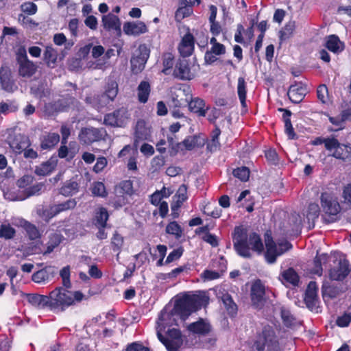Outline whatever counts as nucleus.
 <instances>
[{"label": "nucleus", "mask_w": 351, "mask_h": 351, "mask_svg": "<svg viewBox=\"0 0 351 351\" xmlns=\"http://www.w3.org/2000/svg\"><path fill=\"white\" fill-rule=\"evenodd\" d=\"M233 247L237 253L243 258L252 257L251 252L261 254L263 244L260 236L256 232H247L243 226L235 227L232 233Z\"/></svg>", "instance_id": "f257e3e1"}, {"label": "nucleus", "mask_w": 351, "mask_h": 351, "mask_svg": "<svg viewBox=\"0 0 351 351\" xmlns=\"http://www.w3.org/2000/svg\"><path fill=\"white\" fill-rule=\"evenodd\" d=\"M84 295L80 291H71L63 287H57L49 294V308L62 312L66 308L80 302Z\"/></svg>", "instance_id": "f03ea898"}, {"label": "nucleus", "mask_w": 351, "mask_h": 351, "mask_svg": "<svg viewBox=\"0 0 351 351\" xmlns=\"http://www.w3.org/2000/svg\"><path fill=\"white\" fill-rule=\"evenodd\" d=\"M257 351H281L278 337L274 328L271 326H264L254 342Z\"/></svg>", "instance_id": "7ed1b4c3"}, {"label": "nucleus", "mask_w": 351, "mask_h": 351, "mask_svg": "<svg viewBox=\"0 0 351 351\" xmlns=\"http://www.w3.org/2000/svg\"><path fill=\"white\" fill-rule=\"evenodd\" d=\"M201 306V298L197 295L185 294L178 298L173 308V313L186 319L192 313Z\"/></svg>", "instance_id": "20e7f679"}, {"label": "nucleus", "mask_w": 351, "mask_h": 351, "mask_svg": "<svg viewBox=\"0 0 351 351\" xmlns=\"http://www.w3.org/2000/svg\"><path fill=\"white\" fill-rule=\"evenodd\" d=\"M198 69V65L189 64L184 58H180L176 64L173 75L180 80H191L195 77Z\"/></svg>", "instance_id": "39448f33"}, {"label": "nucleus", "mask_w": 351, "mask_h": 351, "mask_svg": "<svg viewBox=\"0 0 351 351\" xmlns=\"http://www.w3.org/2000/svg\"><path fill=\"white\" fill-rule=\"evenodd\" d=\"M291 247V244L287 241L276 243L272 240H267L266 241L265 258L269 263L272 264L276 262L278 256L283 254Z\"/></svg>", "instance_id": "423d86ee"}, {"label": "nucleus", "mask_w": 351, "mask_h": 351, "mask_svg": "<svg viewBox=\"0 0 351 351\" xmlns=\"http://www.w3.org/2000/svg\"><path fill=\"white\" fill-rule=\"evenodd\" d=\"M149 57V49L145 45H140L130 60L132 71L134 74L141 73L144 69Z\"/></svg>", "instance_id": "0eeeda50"}, {"label": "nucleus", "mask_w": 351, "mask_h": 351, "mask_svg": "<svg viewBox=\"0 0 351 351\" xmlns=\"http://www.w3.org/2000/svg\"><path fill=\"white\" fill-rule=\"evenodd\" d=\"M16 60L19 65V72L21 76L31 77L35 73L36 66L28 59L26 50L24 48L18 50Z\"/></svg>", "instance_id": "6e6552de"}, {"label": "nucleus", "mask_w": 351, "mask_h": 351, "mask_svg": "<svg viewBox=\"0 0 351 351\" xmlns=\"http://www.w3.org/2000/svg\"><path fill=\"white\" fill-rule=\"evenodd\" d=\"M321 206L325 214L329 216L337 215L341 210L337 198L331 193L324 192L320 197Z\"/></svg>", "instance_id": "1a4fd4ad"}, {"label": "nucleus", "mask_w": 351, "mask_h": 351, "mask_svg": "<svg viewBox=\"0 0 351 351\" xmlns=\"http://www.w3.org/2000/svg\"><path fill=\"white\" fill-rule=\"evenodd\" d=\"M129 119L128 110L121 108L112 113L106 114L104 117V123L114 127L124 126Z\"/></svg>", "instance_id": "9d476101"}, {"label": "nucleus", "mask_w": 351, "mask_h": 351, "mask_svg": "<svg viewBox=\"0 0 351 351\" xmlns=\"http://www.w3.org/2000/svg\"><path fill=\"white\" fill-rule=\"evenodd\" d=\"M318 287L315 282L311 281L307 287L305 293L304 302L311 311L318 312L319 298L317 296Z\"/></svg>", "instance_id": "9b49d317"}, {"label": "nucleus", "mask_w": 351, "mask_h": 351, "mask_svg": "<svg viewBox=\"0 0 351 351\" xmlns=\"http://www.w3.org/2000/svg\"><path fill=\"white\" fill-rule=\"evenodd\" d=\"M76 205L77 202L75 199H69L62 203L53 204L49 209L44 211V216L49 220L62 212L73 209Z\"/></svg>", "instance_id": "f8f14e48"}, {"label": "nucleus", "mask_w": 351, "mask_h": 351, "mask_svg": "<svg viewBox=\"0 0 351 351\" xmlns=\"http://www.w3.org/2000/svg\"><path fill=\"white\" fill-rule=\"evenodd\" d=\"M104 131L95 128H86L81 130L79 139L84 144H90L103 138Z\"/></svg>", "instance_id": "ddd939ff"}, {"label": "nucleus", "mask_w": 351, "mask_h": 351, "mask_svg": "<svg viewBox=\"0 0 351 351\" xmlns=\"http://www.w3.org/2000/svg\"><path fill=\"white\" fill-rule=\"evenodd\" d=\"M325 148L329 152H332L331 156L337 159L345 160L346 146L341 144L335 137H328L326 138Z\"/></svg>", "instance_id": "4468645a"}, {"label": "nucleus", "mask_w": 351, "mask_h": 351, "mask_svg": "<svg viewBox=\"0 0 351 351\" xmlns=\"http://www.w3.org/2000/svg\"><path fill=\"white\" fill-rule=\"evenodd\" d=\"M195 38L189 31L182 38L178 45V51L182 58L189 57L193 53Z\"/></svg>", "instance_id": "2eb2a0df"}, {"label": "nucleus", "mask_w": 351, "mask_h": 351, "mask_svg": "<svg viewBox=\"0 0 351 351\" xmlns=\"http://www.w3.org/2000/svg\"><path fill=\"white\" fill-rule=\"evenodd\" d=\"M118 84L116 81L109 79L104 86V92L101 95L99 104L101 106L108 104L110 101H112L118 94Z\"/></svg>", "instance_id": "dca6fc26"}, {"label": "nucleus", "mask_w": 351, "mask_h": 351, "mask_svg": "<svg viewBox=\"0 0 351 351\" xmlns=\"http://www.w3.org/2000/svg\"><path fill=\"white\" fill-rule=\"evenodd\" d=\"M307 93V88L304 84L296 82L289 87L287 95L293 103L299 104L303 100Z\"/></svg>", "instance_id": "f3484780"}, {"label": "nucleus", "mask_w": 351, "mask_h": 351, "mask_svg": "<svg viewBox=\"0 0 351 351\" xmlns=\"http://www.w3.org/2000/svg\"><path fill=\"white\" fill-rule=\"evenodd\" d=\"M349 272L348 261L346 259H340L337 266L330 269V278L332 280H343L348 275Z\"/></svg>", "instance_id": "a211bd4d"}, {"label": "nucleus", "mask_w": 351, "mask_h": 351, "mask_svg": "<svg viewBox=\"0 0 351 351\" xmlns=\"http://www.w3.org/2000/svg\"><path fill=\"white\" fill-rule=\"evenodd\" d=\"M123 32L128 36H139L147 33L148 28L143 21L125 22L123 27Z\"/></svg>", "instance_id": "6ab92c4d"}, {"label": "nucleus", "mask_w": 351, "mask_h": 351, "mask_svg": "<svg viewBox=\"0 0 351 351\" xmlns=\"http://www.w3.org/2000/svg\"><path fill=\"white\" fill-rule=\"evenodd\" d=\"M189 110L199 117H205L209 110V106L206 105L204 99L199 97H191L188 101Z\"/></svg>", "instance_id": "aec40b11"}, {"label": "nucleus", "mask_w": 351, "mask_h": 351, "mask_svg": "<svg viewBox=\"0 0 351 351\" xmlns=\"http://www.w3.org/2000/svg\"><path fill=\"white\" fill-rule=\"evenodd\" d=\"M217 298L222 302L226 311L231 316L234 315L237 313V305L234 302L230 293L224 289L219 290L217 293Z\"/></svg>", "instance_id": "412c9836"}, {"label": "nucleus", "mask_w": 351, "mask_h": 351, "mask_svg": "<svg viewBox=\"0 0 351 351\" xmlns=\"http://www.w3.org/2000/svg\"><path fill=\"white\" fill-rule=\"evenodd\" d=\"M325 47L334 53H340L345 49V44L341 41L339 38L335 34L329 35L326 37Z\"/></svg>", "instance_id": "4be33fe9"}, {"label": "nucleus", "mask_w": 351, "mask_h": 351, "mask_svg": "<svg viewBox=\"0 0 351 351\" xmlns=\"http://www.w3.org/2000/svg\"><path fill=\"white\" fill-rule=\"evenodd\" d=\"M9 145L14 152L21 154L25 148L29 146L30 143L27 136L19 134L10 141Z\"/></svg>", "instance_id": "5701e85b"}, {"label": "nucleus", "mask_w": 351, "mask_h": 351, "mask_svg": "<svg viewBox=\"0 0 351 351\" xmlns=\"http://www.w3.org/2000/svg\"><path fill=\"white\" fill-rule=\"evenodd\" d=\"M188 330L199 335H206L210 332L211 326L206 320L199 319L198 321L190 324L188 326Z\"/></svg>", "instance_id": "b1692460"}, {"label": "nucleus", "mask_w": 351, "mask_h": 351, "mask_svg": "<svg viewBox=\"0 0 351 351\" xmlns=\"http://www.w3.org/2000/svg\"><path fill=\"white\" fill-rule=\"evenodd\" d=\"M101 22L104 28L108 31L121 30V21L119 18L112 13L104 15L102 16Z\"/></svg>", "instance_id": "393cba45"}, {"label": "nucleus", "mask_w": 351, "mask_h": 351, "mask_svg": "<svg viewBox=\"0 0 351 351\" xmlns=\"http://www.w3.org/2000/svg\"><path fill=\"white\" fill-rule=\"evenodd\" d=\"M265 290L261 285H254L251 290V298L252 304L256 308H261L265 302Z\"/></svg>", "instance_id": "a878e982"}, {"label": "nucleus", "mask_w": 351, "mask_h": 351, "mask_svg": "<svg viewBox=\"0 0 351 351\" xmlns=\"http://www.w3.org/2000/svg\"><path fill=\"white\" fill-rule=\"evenodd\" d=\"M27 300L32 306L38 308H49V295H40L37 293L27 294Z\"/></svg>", "instance_id": "bb28decb"}, {"label": "nucleus", "mask_w": 351, "mask_h": 351, "mask_svg": "<svg viewBox=\"0 0 351 351\" xmlns=\"http://www.w3.org/2000/svg\"><path fill=\"white\" fill-rule=\"evenodd\" d=\"M157 337L168 351H178L183 343L182 340L173 339L163 337L160 330H157Z\"/></svg>", "instance_id": "cd10ccee"}, {"label": "nucleus", "mask_w": 351, "mask_h": 351, "mask_svg": "<svg viewBox=\"0 0 351 351\" xmlns=\"http://www.w3.org/2000/svg\"><path fill=\"white\" fill-rule=\"evenodd\" d=\"M0 80L2 88L6 91H13L14 84L10 79V71L8 67L0 69Z\"/></svg>", "instance_id": "c85d7f7f"}, {"label": "nucleus", "mask_w": 351, "mask_h": 351, "mask_svg": "<svg viewBox=\"0 0 351 351\" xmlns=\"http://www.w3.org/2000/svg\"><path fill=\"white\" fill-rule=\"evenodd\" d=\"M79 191V184L74 180H70L66 181L60 189V193L64 196H72L76 194Z\"/></svg>", "instance_id": "c756f323"}, {"label": "nucleus", "mask_w": 351, "mask_h": 351, "mask_svg": "<svg viewBox=\"0 0 351 351\" xmlns=\"http://www.w3.org/2000/svg\"><path fill=\"white\" fill-rule=\"evenodd\" d=\"M60 141V136L57 133H48L41 138L40 147L43 149L53 147Z\"/></svg>", "instance_id": "7c9ffc66"}, {"label": "nucleus", "mask_w": 351, "mask_h": 351, "mask_svg": "<svg viewBox=\"0 0 351 351\" xmlns=\"http://www.w3.org/2000/svg\"><path fill=\"white\" fill-rule=\"evenodd\" d=\"M151 91L148 82L142 81L137 88V95L139 102L145 104L147 101Z\"/></svg>", "instance_id": "2f4dec72"}, {"label": "nucleus", "mask_w": 351, "mask_h": 351, "mask_svg": "<svg viewBox=\"0 0 351 351\" xmlns=\"http://www.w3.org/2000/svg\"><path fill=\"white\" fill-rule=\"evenodd\" d=\"M279 110L283 112L282 119L285 123V130L286 134L288 135L289 138H294L295 134L290 119L291 112L284 108H280Z\"/></svg>", "instance_id": "473e14b6"}, {"label": "nucleus", "mask_w": 351, "mask_h": 351, "mask_svg": "<svg viewBox=\"0 0 351 351\" xmlns=\"http://www.w3.org/2000/svg\"><path fill=\"white\" fill-rule=\"evenodd\" d=\"M175 204L171 206V208L175 210L181 206L184 202L187 199V188L185 184H182L174 195Z\"/></svg>", "instance_id": "72a5a7b5"}, {"label": "nucleus", "mask_w": 351, "mask_h": 351, "mask_svg": "<svg viewBox=\"0 0 351 351\" xmlns=\"http://www.w3.org/2000/svg\"><path fill=\"white\" fill-rule=\"evenodd\" d=\"M43 56L47 65L49 67H54L58 58L57 51L51 46H47Z\"/></svg>", "instance_id": "f704fd0d"}, {"label": "nucleus", "mask_w": 351, "mask_h": 351, "mask_svg": "<svg viewBox=\"0 0 351 351\" xmlns=\"http://www.w3.org/2000/svg\"><path fill=\"white\" fill-rule=\"evenodd\" d=\"M193 13V9L189 5L183 3L180 1L179 3V8L176 12L175 19L177 22H180L185 17L189 16Z\"/></svg>", "instance_id": "c9c22d12"}, {"label": "nucleus", "mask_w": 351, "mask_h": 351, "mask_svg": "<svg viewBox=\"0 0 351 351\" xmlns=\"http://www.w3.org/2000/svg\"><path fill=\"white\" fill-rule=\"evenodd\" d=\"M149 131L146 126V122L140 119L137 121L135 128V137L138 140L146 139L149 136Z\"/></svg>", "instance_id": "e433bc0d"}, {"label": "nucleus", "mask_w": 351, "mask_h": 351, "mask_svg": "<svg viewBox=\"0 0 351 351\" xmlns=\"http://www.w3.org/2000/svg\"><path fill=\"white\" fill-rule=\"evenodd\" d=\"M237 93L242 106L245 107L247 86L245 80L242 77L238 78Z\"/></svg>", "instance_id": "4c0bfd02"}, {"label": "nucleus", "mask_w": 351, "mask_h": 351, "mask_svg": "<svg viewBox=\"0 0 351 351\" xmlns=\"http://www.w3.org/2000/svg\"><path fill=\"white\" fill-rule=\"evenodd\" d=\"M18 21L23 27L32 30L36 29L39 25L35 20L23 14H19Z\"/></svg>", "instance_id": "58836bf2"}, {"label": "nucleus", "mask_w": 351, "mask_h": 351, "mask_svg": "<svg viewBox=\"0 0 351 351\" xmlns=\"http://www.w3.org/2000/svg\"><path fill=\"white\" fill-rule=\"evenodd\" d=\"M221 134L219 128H216L212 132L211 140L207 144V149L214 152L219 149L220 143L219 142V136Z\"/></svg>", "instance_id": "ea45409f"}, {"label": "nucleus", "mask_w": 351, "mask_h": 351, "mask_svg": "<svg viewBox=\"0 0 351 351\" xmlns=\"http://www.w3.org/2000/svg\"><path fill=\"white\" fill-rule=\"evenodd\" d=\"M282 276L283 280L292 285H298L299 282V276L295 271L292 268H289L287 270L284 271L282 274Z\"/></svg>", "instance_id": "a19ab883"}, {"label": "nucleus", "mask_w": 351, "mask_h": 351, "mask_svg": "<svg viewBox=\"0 0 351 351\" xmlns=\"http://www.w3.org/2000/svg\"><path fill=\"white\" fill-rule=\"evenodd\" d=\"M72 101V98H62L56 101L51 106L56 112H62L69 108Z\"/></svg>", "instance_id": "79ce46f5"}, {"label": "nucleus", "mask_w": 351, "mask_h": 351, "mask_svg": "<svg viewBox=\"0 0 351 351\" xmlns=\"http://www.w3.org/2000/svg\"><path fill=\"white\" fill-rule=\"evenodd\" d=\"M117 193L131 196L134 193L133 184L131 180H123L120 182Z\"/></svg>", "instance_id": "37998d69"}, {"label": "nucleus", "mask_w": 351, "mask_h": 351, "mask_svg": "<svg viewBox=\"0 0 351 351\" xmlns=\"http://www.w3.org/2000/svg\"><path fill=\"white\" fill-rule=\"evenodd\" d=\"M96 225L101 228H105L107 220L108 219V213L105 208H99L96 213Z\"/></svg>", "instance_id": "c03bdc74"}, {"label": "nucleus", "mask_w": 351, "mask_h": 351, "mask_svg": "<svg viewBox=\"0 0 351 351\" xmlns=\"http://www.w3.org/2000/svg\"><path fill=\"white\" fill-rule=\"evenodd\" d=\"M23 227L29 239L36 240L40 238V232L34 225L27 221H25Z\"/></svg>", "instance_id": "a18cd8bd"}, {"label": "nucleus", "mask_w": 351, "mask_h": 351, "mask_svg": "<svg viewBox=\"0 0 351 351\" xmlns=\"http://www.w3.org/2000/svg\"><path fill=\"white\" fill-rule=\"evenodd\" d=\"M16 231L9 223H3L0 226V237L5 239H12L15 235Z\"/></svg>", "instance_id": "49530a36"}, {"label": "nucleus", "mask_w": 351, "mask_h": 351, "mask_svg": "<svg viewBox=\"0 0 351 351\" xmlns=\"http://www.w3.org/2000/svg\"><path fill=\"white\" fill-rule=\"evenodd\" d=\"M166 232L173 235L176 239L181 237L182 230L176 221L170 222L166 227Z\"/></svg>", "instance_id": "de8ad7c7"}, {"label": "nucleus", "mask_w": 351, "mask_h": 351, "mask_svg": "<svg viewBox=\"0 0 351 351\" xmlns=\"http://www.w3.org/2000/svg\"><path fill=\"white\" fill-rule=\"evenodd\" d=\"M49 278V274L46 268L38 270L35 272L32 277V280L36 283H42Z\"/></svg>", "instance_id": "09e8293b"}, {"label": "nucleus", "mask_w": 351, "mask_h": 351, "mask_svg": "<svg viewBox=\"0 0 351 351\" xmlns=\"http://www.w3.org/2000/svg\"><path fill=\"white\" fill-rule=\"evenodd\" d=\"M233 175L242 182H246L250 177V170L246 167H241L234 169Z\"/></svg>", "instance_id": "8fccbe9b"}, {"label": "nucleus", "mask_w": 351, "mask_h": 351, "mask_svg": "<svg viewBox=\"0 0 351 351\" xmlns=\"http://www.w3.org/2000/svg\"><path fill=\"white\" fill-rule=\"evenodd\" d=\"M319 206L317 204L315 203H311L308 205L306 217L308 220L310 221H314L315 219H317L319 217Z\"/></svg>", "instance_id": "3c124183"}, {"label": "nucleus", "mask_w": 351, "mask_h": 351, "mask_svg": "<svg viewBox=\"0 0 351 351\" xmlns=\"http://www.w3.org/2000/svg\"><path fill=\"white\" fill-rule=\"evenodd\" d=\"M53 169L51 162H46L36 167L35 173L38 176H47Z\"/></svg>", "instance_id": "603ef678"}, {"label": "nucleus", "mask_w": 351, "mask_h": 351, "mask_svg": "<svg viewBox=\"0 0 351 351\" xmlns=\"http://www.w3.org/2000/svg\"><path fill=\"white\" fill-rule=\"evenodd\" d=\"M91 191L95 196L104 197L107 195L106 186L101 182H96L93 183Z\"/></svg>", "instance_id": "864d4df0"}, {"label": "nucleus", "mask_w": 351, "mask_h": 351, "mask_svg": "<svg viewBox=\"0 0 351 351\" xmlns=\"http://www.w3.org/2000/svg\"><path fill=\"white\" fill-rule=\"evenodd\" d=\"M21 10L27 15H34L38 11V7L37 5L30 1H26L20 5Z\"/></svg>", "instance_id": "5fc2aeb1"}, {"label": "nucleus", "mask_w": 351, "mask_h": 351, "mask_svg": "<svg viewBox=\"0 0 351 351\" xmlns=\"http://www.w3.org/2000/svg\"><path fill=\"white\" fill-rule=\"evenodd\" d=\"M317 95L322 103L326 104L328 101V90L325 84H321L317 87Z\"/></svg>", "instance_id": "6e6d98bb"}, {"label": "nucleus", "mask_w": 351, "mask_h": 351, "mask_svg": "<svg viewBox=\"0 0 351 351\" xmlns=\"http://www.w3.org/2000/svg\"><path fill=\"white\" fill-rule=\"evenodd\" d=\"M162 64L164 67L162 72L165 74H168L169 73L167 71L171 69L173 65V56L170 53H165L163 56Z\"/></svg>", "instance_id": "4d7b16f0"}, {"label": "nucleus", "mask_w": 351, "mask_h": 351, "mask_svg": "<svg viewBox=\"0 0 351 351\" xmlns=\"http://www.w3.org/2000/svg\"><path fill=\"white\" fill-rule=\"evenodd\" d=\"M196 145V141L194 138L188 137L185 138L182 142L177 143V147H179V151L182 150L184 147L187 150H192Z\"/></svg>", "instance_id": "13d9d810"}, {"label": "nucleus", "mask_w": 351, "mask_h": 351, "mask_svg": "<svg viewBox=\"0 0 351 351\" xmlns=\"http://www.w3.org/2000/svg\"><path fill=\"white\" fill-rule=\"evenodd\" d=\"M280 313L285 325L287 326H291L293 324L294 318L289 310L285 308H282Z\"/></svg>", "instance_id": "bf43d9fd"}, {"label": "nucleus", "mask_w": 351, "mask_h": 351, "mask_svg": "<svg viewBox=\"0 0 351 351\" xmlns=\"http://www.w3.org/2000/svg\"><path fill=\"white\" fill-rule=\"evenodd\" d=\"M60 275L62 278V283L64 287L70 288L71 287V282H70V269L69 267H64L60 270Z\"/></svg>", "instance_id": "052dcab7"}, {"label": "nucleus", "mask_w": 351, "mask_h": 351, "mask_svg": "<svg viewBox=\"0 0 351 351\" xmlns=\"http://www.w3.org/2000/svg\"><path fill=\"white\" fill-rule=\"evenodd\" d=\"M123 243V237L119 234L118 233H114L113 237L112 238L111 245L113 251L117 252L119 251Z\"/></svg>", "instance_id": "680f3d73"}, {"label": "nucleus", "mask_w": 351, "mask_h": 351, "mask_svg": "<svg viewBox=\"0 0 351 351\" xmlns=\"http://www.w3.org/2000/svg\"><path fill=\"white\" fill-rule=\"evenodd\" d=\"M295 22L289 21L286 24L283 29L281 31V37L284 38H289L294 32L295 29Z\"/></svg>", "instance_id": "e2e57ef3"}, {"label": "nucleus", "mask_w": 351, "mask_h": 351, "mask_svg": "<svg viewBox=\"0 0 351 351\" xmlns=\"http://www.w3.org/2000/svg\"><path fill=\"white\" fill-rule=\"evenodd\" d=\"M351 322V313H345L339 317L336 320V324L339 327H347Z\"/></svg>", "instance_id": "0e129e2a"}, {"label": "nucleus", "mask_w": 351, "mask_h": 351, "mask_svg": "<svg viewBox=\"0 0 351 351\" xmlns=\"http://www.w3.org/2000/svg\"><path fill=\"white\" fill-rule=\"evenodd\" d=\"M126 351H150V350L140 342H134L128 345Z\"/></svg>", "instance_id": "69168bd1"}, {"label": "nucleus", "mask_w": 351, "mask_h": 351, "mask_svg": "<svg viewBox=\"0 0 351 351\" xmlns=\"http://www.w3.org/2000/svg\"><path fill=\"white\" fill-rule=\"evenodd\" d=\"M84 24L86 27L92 30H95L98 26L97 19L93 15H89L86 16L84 20Z\"/></svg>", "instance_id": "338daca9"}, {"label": "nucleus", "mask_w": 351, "mask_h": 351, "mask_svg": "<svg viewBox=\"0 0 351 351\" xmlns=\"http://www.w3.org/2000/svg\"><path fill=\"white\" fill-rule=\"evenodd\" d=\"M202 239L205 242L209 243L212 247H217L219 245L217 236L212 234L210 232H206V234L202 237Z\"/></svg>", "instance_id": "774afa93"}]
</instances>
